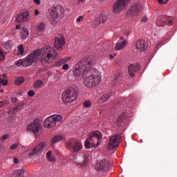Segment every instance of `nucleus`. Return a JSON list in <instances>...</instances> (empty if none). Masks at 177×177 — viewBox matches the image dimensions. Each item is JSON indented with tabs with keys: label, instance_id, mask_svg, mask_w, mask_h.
I'll return each instance as SVG.
<instances>
[{
	"label": "nucleus",
	"instance_id": "56",
	"mask_svg": "<svg viewBox=\"0 0 177 177\" xmlns=\"http://www.w3.org/2000/svg\"><path fill=\"white\" fill-rule=\"evenodd\" d=\"M1 92H3V89H1Z\"/></svg>",
	"mask_w": 177,
	"mask_h": 177
},
{
	"label": "nucleus",
	"instance_id": "23",
	"mask_svg": "<svg viewBox=\"0 0 177 177\" xmlns=\"http://www.w3.org/2000/svg\"><path fill=\"white\" fill-rule=\"evenodd\" d=\"M25 170L24 169H21L18 170H14L12 171V175L14 177H21L24 175Z\"/></svg>",
	"mask_w": 177,
	"mask_h": 177
},
{
	"label": "nucleus",
	"instance_id": "52",
	"mask_svg": "<svg viewBox=\"0 0 177 177\" xmlns=\"http://www.w3.org/2000/svg\"><path fill=\"white\" fill-rule=\"evenodd\" d=\"M34 2H35L37 5H39V3H41V0H34Z\"/></svg>",
	"mask_w": 177,
	"mask_h": 177
},
{
	"label": "nucleus",
	"instance_id": "33",
	"mask_svg": "<svg viewBox=\"0 0 177 177\" xmlns=\"http://www.w3.org/2000/svg\"><path fill=\"white\" fill-rule=\"evenodd\" d=\"M101 21L99 19V18H96L93 21V26L94 27H97L98 26H100Z\"/></svg>",
	"mask_w": 177,
	"mask_h": 177
},
{
	"label": "nucleus",
	"instance_id": "24",
	"mask_svg": "<svg viewBox=\"0 0 177 177\" xmlns=\"http://www.w3.org/2000/svg\"><path fill=\"white\" fill-rule=\"evenodd\" d=\"M111 96V94H110V93H107V94L102 95L99 99V103H104V102H107V100L110 99Z\"/></svg>",
	"mask_w": 177,
	"mask_h": 177
},
{
	"label": "nucleus",
	"instance_id": "57",
	"mask_svg": "<svg viewBox=\"0 0 177 177\" xmlns=\"http://www.w3.org/2000/svg\"><path fill=\"white\" fill-rule=\"evenodd\" d=\"M111 57H112V58H113V55H111Z\"/></svg>",
	"mask_w": 177,
	"mask_h": 177
},
{
	"label": "nucleus",
	"instance_id": "38",
	"mask_svg": "<svg viewBox=\"0 0 177 177\" xmlns=\"http://www.w3.org/2000/svg\"><path fill=\"white\" fill-rule=\"evenodd\" d=\"M0 139L2 142H3V140H6L7 139H9V135L5 134V135L2 136Z\"/></svg>",
	"mask_w": 177,
	"mask_h": 177
},
{
	"label": "nucleus",
	"instance_id": "7",
	"mask_svg": "<svg viewBox=\"0 0 177 177\" xmlns=\"http://www.w3.org/2000/svg\"><path fill=\"white\" fill-rule=\"evenodd\" d=\"M48 15L54 20L59 19V17L62 19L64 17V8L62 6L51 7L48 9Z\"/></svg>",
	"mask_w": 177,
	"mask_h": 177
},
{
	"label": "nucleus",
	"instance_id": "18",
	"mask_svg": "<svg viewBox=\"0 0 177 177\" xmlns=\"http://www.w3.org/2000/svg\"><path fill=\"white\" fill-rule=\"evenodd\" d=\"M95 168L96 171H98V172H104V171H106L107 169V160L106 159H103L98 162Z\"/></svg>",
	"mask_w": 177,
	"mask_h": 177
},
{
	"label": "nucleus",
	"instance_id": "39",
	"mask_svg": "<svg viewBox=\"0 0 177 177\" xmlns=\"http://www.w3.org/2000/svg\"><path fill=\"white\" fill-rule=\"evenodd\" d=\"M17 147H19V144L15 143V144L11 145L10 147V150H16V149H17Z\"/></svg>",
	"mask_w": 177,
	"mask_h": 177
},
{
	"label": "nucleus",
	"instance_id": "29",
	"mask_svg": "<svg viewBox=\"0 0 177 177\" xmlns=\"http://www.w3.org/2000/svg\"><path fill=\"white\" fill-rule=\"evenodd\" d=\"M24 77L23 76H21V77H19L16 80H15V85H21V84H23V82H24Z\"/></svg>",
	"mask_w": 177,
	"mask_h": 177
},
{
	"label": "nucleus",
	"instance_id": "11",
	"mask_svg": "<svg viewBox=\"0 0 177 177\" xmlns=\"http://www.w3.org/2000/svg\"><path fill=\"white\" fill-rule=\"evenodd\" d=\"M44 150H48V142H41L35 146V147L29 151V156H35V154H40Z\"/></svg>",
	"mask_w": 177,
	"mask_h": 177
},
{
	"label": "nucleus",
	"instance_id": "54",
	"mask_svg": "<svg viewBox=\"0 0 177 177\" xmlns=\"http://www.w3.org/2000/svg\"><path fill=\"white\" fill-rule=\"evenodd\" d=\"M21 28V25H17L16 26V29L17 30H20Z\"/></svg>",
	"mask_w": 177,
	"mask_h": 177
},
{
	"label": "nucleus",
	"instance_id": "41",
	"mask_svg": "<svg viewBox=\"0 0 177 177\" xmlns=\"http://www.w3.org/2000/svg\"><path fill=\"white\" fill-rule=\"evenodd\" d=\"M76 21H77V23H81V21H84V16H80V17L77 19Z\"/></svg>",
	"mask_w": 177,
	"mask_h": 177
},
{
	"label": "nucleus",
	"instance_id": "43",
	"mask_svg": "<svg viewBox=\"0 0 177 177\" xmlns=\"http://www.w3.org/2000/svg\"><path fill=\"white\" fill-rule=\"evenodd\" d=\"M28 96L32 97L35 95V92H34L33 90H30L28 93Z\"/></svg>",
	"mask_w": 177,
	"mask_h": 177
},
{
	"label": "nucleus",
	"instance_id": "44",
	"mask_svg": "<svg viewBox=\"0 0 177 177\" xmlns=\"http://www.w3.org/2000/svg\"><path fill=\"white\" fill-rule=\"evenodd\" d=\"M68 68H70V66L67 64H64L62 66L63 70H68Z\"/></svg>",
	"mask_w": 177,
	"mask_h": 177
},
{
	"label": "nucleus",
	"instance_id": "48",
	"mask_svg": "<svg viewBox=\"0 0 177 177\" xmlns=\"http://www.w3.org/2000/svg\"><path fill=\"white\" fill-rule=\"evenodd\" d=\"M141 21H142V23H146V21H147V17H143Z\"/></svg>",
	"mask_w": 177,
	"mask_h": 177
},
{
	"label": "nucleus",
	"instance_id": "9",
	"mask_svg": "<svg viewBox=\"0 0 177 177\" xmlns=\"http://www.w3.org/2000/svg\"><path fill=\"white\" fill-rule=\"evenodd\" d=\"M140 10H142V5L138 3H134L130 6L127 12V16L128 17H135L140 13Z\"/></svg>",
	"mask_w": 177,
	"mask_h": 177
},
{
	"label": "nucleus",
	"instance_id": "36",
	"mask_svg": "<svg viewBox=\"0 0 177 177\" xmlns=\"http://www.w3.org/2000/svg\"><path fill=\"white\" fill-rule=\"evenodd\" d=\"M18 50L20 55H23V53H24V47L23 46L22 44L18 46Z\"/></svg>",
	"mask_w": 177,
	"mask_h": 177
},
{
	"label": "nucleus",
	"instance_id": "35",
	"mask_svg": "<svg viewBox=\"0 0 177 177\" xmlns=\"http://www.w3.org/2000/svg\"><path fill=\"white\" fill-rule=\"evenodd\" d=\"M66 147L69 149V150H71L74 147V144L71 141H68L66 143Z\"/></svg>",
	"mask_w": 177,
	"mask_h": 177
},
{
	"label": "nucleus",
	"instance_id": "12",
	"mask_svg": "<svg viewBox=\"0 0 177 177\" xmlns=\"http://www.w3.org/2000/svg\"><path fill=\"white\" fill-rule=\"evenodd\" d=\"M156 24L158 27H164L165 24H167V26H172V19L167 15H161L157 19Z\"/></svg>",
	"mask_w": 177,
	"mask_h": 177
},
{
	"label": "nucleus",
	"instance_id": "31",
	"mask_svg": "<svg viewBox=\"0 0 177 177\" xmlns=\"http://www.w3.org/2000/svg\"><path fill=\"white\" fill-rule=\"evenodd\" d=\"M121 76H122V74L120 72H118L115 76V82L116 83L120 82L121 80Z\"/></svg>",
	"mask_w": 177,
	"mask_h": 177
},
{
	"label": "nucleus",
	"instance_id": "19",
	"mask_svg": "<svg viewBox=\"0 0 177 177\" xmlns=\"http://www.w3.org/2000/svg\"><path fill=\"white\" fill-rule=\"evenodd\" d=\"M127 42L128 41L124 39V37H120L119 41L115 46V50H121V49H124V48L127 46Z\"/></svg>",
	"mask_w": 177,
	"mask_h": 177
},
{
	"label": "nucleus",
	"instance_id": "17",
	"mask_svg": "<svg viewBox=\"0 0 177 177\" xmlns=\"http://www.w3.org/2000/svg\"><path fill=\"white\" fill-rule=\"evenodd\" d=\"M140 70V66H139V64H131L128 67L129 75H130L131 78H133L136 73H138Z\"/></svg>",
	"mask_w": 177,
	"mask_h": 177
},
{
	"label": "nucleus",
	"instance_id": "55",
	"mask_svg": "<svg viewBox=\"0 0 177 177\" xmlns=\"http://www.w3.org/2000/svg\"><path fill=\"white\" fill-rule=\"evenodd\" d=\"M81 2H84V0H77V3H81Z\"/></svg>",
	"mask_w": 177,
	"mask_h": 177
},
{
	"label": "nucleus",
	"instance_id": "15",
	"mask_svg": "<svg viewBox=\"0 0 177 177\" xmlns=\"http://www.w3.org/2000/svg\"><path fill=\"white\" fill-rule=\"evenodd\" d=\"M118 135L112 136L109 140V145L107 147V150H114L118 147L120 142Z\"/></svg>",
	"mask_w": 177,
	"mask_h": 177
},
{
	"label": "nucleus",
	"instance_id": "21",
	"mask_svg": "<svg viewBox=\"0 0 177 177\" xmlns=\"http://www.w3.org/2000/svg\"><path fill=\"white\" fill-rule=\"evenodd\" d=\"M81 150H82V144L80 141H76L73 144V153H77V151H81Z\"/></svg>",
	"mask_w": 177,
	"mask_h": 177
},
{
	"label": "nucleus",
	"instance_id": "32",
	"mask_svg": "<svg viewBox=\"0 0 177 177\" xmlns=\"http://www.w3.org/2000/svg\"><path fill=\"white\" fill-rule=\"evenodd\" d=\"M45 27H46V25H45V23L41 22L38 26V30H40V31H42L45 30Z\"/></svg>",
	"mask_w": 177,
	"mask_h": 177
},
{
	"label": "nucleus",
	"instance_id": "3",
	"mask_svg": "<svg viewBox=\"0 0 177 177\" xmlns=\"http://www.w3.org/2000/svg\"><path fill=\"white\" fill-rule=\"evenodd\" d=\"M102 139H103V136L102 132L99 131H94L88 133V138L84 142V147L86 149H95L101 145Z\"/></svg>",
	"mask_w": 177,
	"mask_h": 177
},
{
	"label": "nucleus",
	"instance_id": "58",
	"mask_svg": "<svg viewBox=\"0 0 177 177\" xmlns=\"http://www.w3.org/2000/svg\"><path fill=\"white\" fill-rule=\"evenodd\" d=\"M0 88H1V84H0Z\"/></svg>",
	"mask_w": 177,
	"mask_h": 177
},
{
	"label": "nucleus",
	"instance_id": "2",
	"mask_svg": "<svg viewBox=\"0 0 177 177\" xmlns=\"http://www.w3.org/2000/svg\"><path fill=\"white\" fill-rule=\"evenodd\" d=\"M41 55V62L43 66L51 63L54 59L57 57V52L54 48L50 46H45L41 50L37 49L29 54L25 59L16 61V66L21 67H30L33 63L38 62V57Z\"/></svg>",
	"mask_w": 177,
	"mask_h": 177
},
{
	"label": "nucleus",
	"instance_id": "49",
	"mask_svg": "<svg viewBox=\"0 0 177 177\" xmlns=\"http://www.w3.org/2000/svg\"><path fill=\"white\" fill-rule=\"evenodd\" d=\"M13 162L15 164H19V159H17V158H14Z\"/></svg>",
	"mask_w": 177,
	"mask_h": 177
},
{
	"label": "nucleus",
	"instance_id": "22",
	"mask_svg": "<svg viewBox=\"0 0 177 177\" xmlns=\"http://www.w3.org/2000/svg\"><path fill=\"white\" fill-rule=\"evenodd\" d=\"M71 59V57L62 58L55 63V66H57V67H60V66H63L65 63H68Z\"/></svg>",
	"mask_w": 177,
	"mask_h": 177
},
{
	"label": "nucleus",
	"instance_id": "40",
	"mask_svg": "<svg viewBox=\"0 0 177 177\" xmlns=\"http://www.w3.org/2000/svg\"><path fill=\"white\" fill-rule=\"evenodd\" d=\"M156 1H158L160 5H165V3H168V1L169 0H156Z\"/></svg>",
	"mask_w": 177,
	"mask_h": 177
},
{
	"label": "nucleus",
	"instance_id": "13",
	"mask_svg": "<svg viewBox=\"0 0 177 177\" xmlns=\"http://www.w3.org/2000/svg\"><path fill=\"white\" fill-rule=\"evenodd\" d=\"M54 45L58 50L63 49V46L66 45V39L63 34H59L55 37Z\"/></svg>",
	"mask_w": 177,
	"mask_h": 177
},
{
	"label": "nucleus",
	"instance_id": "6",
	"mask_svg": "<svg viewBox=\"0 0 177 177\" xmlns=\"http://www.w3.org/2000/svg\"><path fill=\"white\" fill-rule=\"evenodd\" d=\"M70 160L75 162L77 167L79 168H85L88 165V162H89V154L86 153L82 156L72 155L70 157Z\"/></svg>",
	"mask_w": 177,
	"mask_h": 177
},
{
	"label": "nucleus",
	"instance_id": "27",
	"mask_svg": "<svg viewBox=\"0 0 177 177\" xmlns=\"http://www.w3.org/2000/svg\"><path fill=\"white\" fill-rule=\"evenodd\" d=\"M42 86H44V82H42V80H35L34 88H36L37 89L38 88H42Z\"/></svg>",
	"mask_w": 177,
	"mask_h": 177
},
{
	"label": "nucleus",
	"instance_id": "46",
	"mask_svg": "<svg viewBox=\"0 0 177 177\" xmlns=\"http://www.w3.org/2000/svg\"><path fill=\"white\" fill-rule=\"evenodd\" d=\"M57 24V21H56V19H52V21H50V24H52V26H55V24Z\"/></svg>",
	"mask_w": 177,
	"mask_h": 177
},
{
	"label": "nucleus",
	"instance_id": "53",
	"mask_svg": "<svg viewBox=\"0 0 177 177\" xmlns=\"http://www.w3.org/2000/svg\"><path fill=\"white\" fill-rule=\"evenodd\" d=\"M35 15H36V16H38V15H39V10H35Z\"/></svg>",
	"mask_w": 177,
	"mask_h": 177
},
{
	"label": "nucleus",
	"instance_id": "5",
	"mask_svg": "<svg viewBox=\"0 0 177 177\" xmlns=\"http://www.w3.org/2000/svg\"><path fill=\"white\" fill-rule=\"evenodd\" d=\"M63 122V116L61 115H53L45 119L44 122V128H47V129H53L57 122Z\"/></svg>",
	"mask_w": 177,
	"mask_h": 177
},
{
	"label": "nucleus",
	"instance_id": "37",
	"mask_svg": "<svg viewBox=\"0 0 177 177\" xmlns=\"http://www.w3.org/2000/svg\"><path fill=\"white\" fill-rule=\"evenodd\" d=\"M0 84H2L4 86L8 85V81L5 79L0 77Z\"/></svg>",
	"mask_w": 177,
	"mask_h": 177
},
{
	"label": "nucleus",
	"instance_id": "10",
	"mask_svg": "<svg viewBox=\"0 0 177 177\" xmlns=\"http://www.w3.org/2000/svg\"><path fill=\"white\" fill-rule=\"evenodd\" d=\"M132 0H118L113 4V12L115 14L120 13V12L122 11V9L127 6L128 2Z\"/></svg>",
	"mask_w": 177,
	"mask_h": 177
},
{
	"label": "nucleus",
	"instance_id": "25",
	"mask_svg": "<svg viewBox=\"0 0 177 177\" xmlns=\"http://www.w3.org/2000/svg\"><path fill=\"white\" fill-rule=\"evenodd\" d=\"M46 158L50 162H55V161H56V158L52 156V151H50L46 153Z\"/></svg>",
	"mask_w": 177,
	"mask_h": 177
},
{
	"label": "nucleus",
	"instance_id": "26",
	"mask_svg": "<svg viewBox=\"0 0 177 177\" xmlns=\"http://www.w3.org/2000/svg\"><path fill=\"white\" fill-rule=\"evenodd\" d=\"M62 140H63V136L58 135V136H55L52 139L51 143H53V144L59 143V142L62 141Z\"/></svg>",
	"mask_w": 177,
	"mask_h": 177
},
{
	"label": "nucleus",
	"instance_id": "14",
	"mask_svg": "<svg viewBox=\"0 0 177 177\" xmlns=\"http://www.w3.org/2000/svg\"><path fill=\"white\" fill-rule=\"evenodd\" d=\"M30 20V12L28 11H24L19 13L17 15L15 21L17 23H25V21H28Z\"/></svg>",
	"mask_w": 177,
	"mask_h": 177
},
{
	"label": "nucleus",
	"instance_id": "34",
	"mask_svg": "<svg viewBox=\"0 0 177 177\" xmlns=\"http://www.w3.org/2000/svg\"><path fill=\"white\" fill-rule=\"evenodd\" d=\"M92 102L90 100H86L83 103L84 107H91Z\"/></svg>",
	"mask_w": 177,
	"mask_h": 177
},
{
	"label": "nucleus",
	"instance_id": "59",
	"mask_svg": "<svg viewBox=\"0 0 177 177\" xmlns=\"http://www.w3.org/2000/svg\"><path fill=\"white\" fill-rule=\"evenodd\" d=\"M0 149H1V145H0Z\"/></svg>",
	"mask_w": 177,
	"mask_h": 177
},
{
	"label": "nucleus",
	"instance_id": "30",
	"mask_svg": "<svg viewBox=\"0 0 177 177\" xmlns=\"http://www.w3.org/2000/svg\"><path fill=\"white\" fill-rule=\"evenodd\" d=\"M98 19L101 21V23H104L107 20V15L106 14H101Z\"/></svg>",
	"mask_w": 177,
	"mask_h": 177
},
{
	"label": "nucleus",
	"instance_id": "45",
	"mask_svg": "<svg viewBox=\"0 0 177 177\" xmlns=\"http://www.w3.org/2000/svg\"><path fill=\"white\" fill-rule=\"evenodd\" d=\"M18 100L19 99H17V97H13L11 99V103H17Z\"/></svg>",
	"mask_w": 177,
	"mask_h": 177
},
{
	"label": "nucleus",
	"instance_id": "4",
	"mask_svg": "<svg viewBox=\"0 0 177 177\" xmlns=\"http://www.w3.org/2000/svg\"><path fill=\"white\" fill-rule=\"evenodd\" d=\"M78 99V87L70 86L62 93V100L64 103H73Z\"/></svg>",
	"mask_w": 177,
	"mask_h": 177
},
{
	"label": "nucleus",
	"instance_id": "20",
	"mask_svg": "<svg viewBox=\"0 0 177 177\" xmlns=\"http://www.w3.org/2000/svg\"><path fill=\"white\" fill-rule=\"evenodd\" d=\"M30 35V31L26 27H23L21 28V37L22 39H27Z\"/></svg>",
	"mask_w": 177,
	"mask_h": 177
},
{
	"label": "nucleus",
	"instance_id": "1",
	"mask_svg": "<svg viewBox=\"0 0 177 177\" xmlns=\"http://www.w3.org/2000/svg\"><path fill=\"white\" fill-rule=\"evenodd\" d=\"M73 75L76 78L83 77V85L86 88H95L102 82L100 72L91 68V62L80 61L73 67Z\"/></svg>",
	"mask_w": 177,
	"mask_h": 177
},
{
	"label": "nucleus",
	"instance_id": "47",
	"mask_svg": "<svg viewBox=\"0 0 177 177\" xmlns=\"http://www.w3.org/2000/svg\"><path fill=\"white\" fill-rule=\"evenodd\" d=\"M5 56L3 55V53L1 52V50H0V62L1 60H3Z\"/></svg>",
	"mask_w": 177,
	"mask_h": 177
},
{
	"label": "nucleus",
	"instance_id": "28",
	"mask_svg": "<svg viewBox=\"0 0 177 177\" xmlns=\"http://www.w3.org/2000/svg\"><path fill=\"white\" fill-rule=\"evenodd\" d=\"M3 48L6 50H10L12 49V41H8L4 43Z\"/></svg>",
	"mask_w": 177,
	"mask_h": 177
},
{
	"label": "nucleus",
	"instance_id": "50",
	"mask_svg": "<svg viewBox=\"0 0 177 177\" xmlns=\"http://www.w3.org/2000/svg\"><path fill=\"white\" fill-rule=\"evenodd\" d=\"M5 104H6L5 103V102L1 101V102H0V108H1V107H3V106H5Z\"/></svg>",
	"mask_w": 177,
	"mask_h": 177
},
{
	"label": "nucleus",
	"instance_id": "8",
	"mask_svg": "<svg viewBox=\"0 0 177 177\" xmlns=\"http://www.w3.org/2000/svg\"><path fill=\"white\" fill-rule=\"evenodd\" d=\"M41 129V121L38 119H35L33 122L28 124L27 127V131L32 132V133H39Z\"/></svg>",
	"mask_w": 177,
	"mask_h": 177
},
{
	"label": "nucleus",
	"instance_id": "51",
	"mask_svg": "<svg viewBox=\"0 0 177 177\" xmlns=\"http://www.w3.org/2000/svg\"><path fill=\"white\" fill-rule=\"evenodd\" d=\"M0 78H1V80H5V78H6V74H3V75H0Z\"/></svg>",
	"mask_w": 177,
	"mask_h": 177
},
{
	"label": "nucleus",
	"instance_id": "16",
	"mask_svg": "<svg viewBox=\"0 0 177 177\" xmlns=\"http://www.w3.org/2000/svg\"><path fill=\"white\" fill-rule=\"evenodd\" d=\"M148 47L149 45L147 44V42L144 39L138 40L136 44V48L138 52H145Z\"/></svg>",
	"mask_w": 177,
	"mask_h": 177
},
{
	"label": "nucleus",
	"instance_id": "42",
	"mask_svg": "<svg viewBox=\"0 0 177 177\" xmlns=\"http://www.w3.org/2000/svg\"><path fill=\"white\" fill-rule=\"evenodd\" d=\"M24 106H26V104L21 103V104H19L17 106V109L20 110V109H23V107H24Z\"/></svg>",
	"mask_w": 177,
	"mask_h": 177
}]
</instances>
